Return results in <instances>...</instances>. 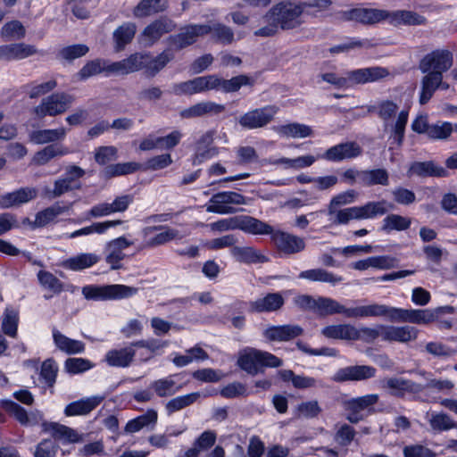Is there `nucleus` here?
Returning <instances> with one entry per match:
<instances>
[{"label": "nucleus", "mask_w": 457, "mask_h": 457, "mask_svg": "<svg viewBox=\"0 0 457 457\" xmlns=\"http://www.w3.org/2000/svg\"><path fill=\"white\" fill-rule=\"evenodd\" d=\"M409 109L410 106L403 108L398 112L396 120L388 124V121L397 113L399 110V104L397 102L391 99H384L377 103L376 105L369 106V112H376L379 119L384 121L385 129L390 127L391 137L397 145H402L405 127L409 119Z\"/></svg>", "instance_id": "f257e3e1"}, {"label": "nucleus", "mask_w": 457, "mask_h": 457, "mask_svg": "<svg viewBox=\"0 0 457 457\" xmlns=\"http://www.w3.org/2000/svg\"><path fill=\"white\" fill-rule=\"evenodd\" d=\"M268 16L282 29H292L304 23L300 0H281L268 12Z\"/></svg>", "instance_id": "f03ea898"}, {"label": "nucleus", "mask_w": 457, "mask_h": 457, "mask_svg": "<svg viewBox=\"0 0 457 457\" xmlns=\"http://www.w3.org/2000/svg\"><path fill=\"white\" fill-rule=\"evenodd\" d=\"M283 361L276 355L255 348L247 347L239 353L237 365L251 375H256L262 367L277 368Z\"/></svg>", "instance_id": "7ed1b4c3"}, {"label": "nucleus", "mask_w": 457, "mask_h": 457, "mask_svg": "<svg viewBox=\"0 0 457 457\" xmlns=\"http://www.w3.org/2000/svg\"><path fill=\"white\" fill-rule=\"evenodd\" d=\"M453 65V54L446 48L435 49L425 54L419 63V69L423 74L421 79L430 78L434 74H444Z\"/></svg>", "instance_id": "20e7f679"}, {"label": "nucleus", "mask_w": 457, "mask_h": 457, "mask_svg": "<svg viewBox=\"0 0 457 457\" xmlns=\"http://www.w3.org/2000/svg\"><path fill=\"white\" fill-rule=\"evenodd\" d=\"M137 287L114 284L104 286H86L82 288V295L86 299L94 301L120 300L137 295Z\"/></svg>", "instance_id": "39448f33"}, {"label": "nucleus", "mask_w": 457, "mask_h": 457, "mask_svg": "<svg viewBox=\"0 0 457 457\" xmlns=\"http://www.w3.org/2000/svg\"><path fill=\"white\" fill-rule=\"evenodd\" d=\"M85 175V170L79 166L71 165L66 169L65 175L57 179L54 183V188L46 187L43 195L48 199L62 196L65 193L78 190L81 187L79 179Z\"/></svg>", "instance_id": "423d86ee"}, {"label": "nucleus", "mask_w": 457, "mask_h": 457, "mask_svg": "<svg viewBox=\"0 0 457 457\" xmlns=\"http://www.w3.org/2000/svg\"><path fill=\"white\" fill-rule=\"evenodd\" d=\"M74 102V96L64 93H54L42 99L34 108V113L39 117L56 116L65 112Z\"/></svg>", "instance_id": "0eeeda50"}, {"label": "nucleus", "mask_w": 457, "mask_h": 457, "mask_svg": "<svg viewBox=\"0 0 457 457\" xmlns=\"http://www.w3.org/2000/svg\"><path fill=\"white\" fill-rule=\"evenodd\" d=\"M245 197L234 191H223L213 195L206 205V212L218 214L236 212L235 205L245 204Z\"/></svg>", "instance_id": "6e6552de"}, {"label": "nucleus", "mask_w": 457, "mask_h": 457, "mask_svg": "<svg viewBox=\"0 0 457 457\" xmlns=\"http://www.w3.org/2000/svg\"><path fill=\"white\" fill-rule=\"evenodd\" d=\"M210 33L208 24H189L180 29V31L169 37V43L176 50L183 49L196 42L197 38Z\"/></svg>", "instance_id": "1a4fd4ad"}, {"label": "nucleus", "mask_w": 457, "mask_h": 457, "mask_svg": "<svg viewBox=\"0 0 457 457\" xmlns=\"http://www.w3.org/2000/svg\"><path fill=\"white\" fill-rule=\"evenodd\" d=\"M395 311V307L372 303L367 305L350 307L348 312V318H386L389 321L394 322Z\"/></svg>", "instance_id": "9d476101"}, {"label": "nucleus", "mask_w": 457, "mask_h": 457, "mask_svg": "<svg viewBox=\"0 0 457 457\" xmlns=\"http://www.w3.org/2000/svg\"><path fill=\"white\" fill-rule=\"evenodd\" d=\"M277 112L278 108L276 106L267 105L245 112L239 118L238 122L247 129L262 128L273 120Z\"/></svg>", "instance_id": "9b49d317"}, {"label": "nucleus", "mask_w": 457, "mask_h": 457, "mask_svg": "<svg viewBox=\"0 0 457 457\" xmlns=\"http://www.w3.org/2000/svg\"><path fill=\"white\" fill-rule=\"evenodd\" d=\"M1 405L21 426H36L45 421L43 413L38 410L29 413L23 407L12 400H3Z\"/></svg>", "instance_id": "f8f14e48"}, {"label": "nucleus", "mask_w": 457, "mask_h": 457, "mask_svg": "<svg viewBox=\"0 0 457 457\" xmlns=\"http://www.w3.org/2000/svg\"><path fill=\"white\" fill-rule=\"evenodd\" d=\"M175 28V22L168 18L155 20L144 29L140 34V41L145 46H151Z\"/></svg>", "instance_id": "ddd939ff"}, {"label": "nucleus", "mask_w": 457, "mask_h": 457, "mask_svg": "<svg viewBox=\"0 0 457 457\" xmlns=\"http://www.w3.org/2000/svg\"><path fill=\"white\" fill-rule=\"evenodd\" d=\"M389 74L386 68L378 66L350 71L346 72L347 86L350 87L355 84L375 82L386 78Z\"/></svg>", "instance_id": "4468645a"}, {"label": "nucleus", "mask_w": 457, "mask_h": 457, "mask_svg": "<svg viewBox=\"0 0 457 457\" xmlns=\"http://www.w3.org/2000/svg\"><path fill=\"white\" fill-rule=\"evenodd\" d=\"M215 79L212 75L197 77L193 79L173 85L172 90L175 95H195L205 91L213 90Z\"/></svg>", "instance_id": "2eb2a0df"}, {"label": "nucleus", "mask_w": 457, "mask_h": 457, "mask_svg": "<svg viewBox=\"0 0 457 457\" xmlns=\"http://www.w3.org/2000/svg\"><path fill=\"white\" fill-rule=\"evenodd\" d=\"M133 244L134 242L125 236L114 238L106 244L105 261L110 264L112 270H118L121 267L120 262L125 258L123 251Z\"/></svg>", "instance_id": "dca6fc26"}, {"label": "nucleus", "mask_w": 457, "mask_h": 457, "mask_svg": "<svg viewBox=\"0 0 457 457\" xmlns=\"http://www.w3.org/2000/svg\"><path fill=\"white\" fill-rule=\"evenodd\" d=\"M376 369L368 365L348 366L339 369L332 377L336 382L359 381L373 378Z\"/></svg>", "instance_id": "f3484780"}, {"label": "nucleus", "mask_w": 457, "mask_h": 457, "mask_svg": "<svg viewBox=\"0 0 457 457\" xmlns=\"http://www.w3.org/2000/svg\"><path fill=\"white\" fill-rule=\"evenodd\" d=\"M161 229L162 231L145 241V247H156L172 240H180L185 237V234L181 233L178 229L162 226L147 227L143 230V234L145 237H147L151 233Z\"/></svg>", "instance_id": "a211bd4d"}, {"label": "nucleus", "mask_w": 457, "mask_h": 457, "mask_svg": "<svg viewBox=\"0 0 457 457\" xmlns=\"http://www.w3.org/2000/svg\"><path fill=\"white\" fill-rule=\"evenodd\" d=\"M361 154V147L355 142H345L328 148L322 155V158L329 162H338L345 159H352Z\"/></svg>", "instance_id": "6ab92c4d"}, {"label": "nucleus", "mask_w": 457, "mask_h": 457, "mask_svg": "<svg viewBox=\"0 0 457 457\" xmlns=\"http://www.w3.org/2000/svg\"><path fill=\"white\" fill-rule=\"evenodd\" d=\"M44 432L49 433L54 439L63 443L74 444L84 440L83 435L75 429L57 422L43 421Z\"/></svg>", "instance_id": "aec40b11"}, {"label": "nucleus", "mask_w": 457, "mask_h": 457, "mask_svg": "<svg viewBox=\"0 0 457 457\" xmlns=\"http://www.w3.org/2000/svg\"><path fill=\"white\" fill-rule=\"evenodd\" d=\"M271 238L277 248L287 254L299 253L305 247L304 240L302 237L287 232H272Z\"/></svg>", "instance_id": "412c9836"}, {"label": "nucleus", "mask_w": 457, "mask_h": 457, "mask_svg": "<svg viewBox=\"0 0 457 457\" xmlns=\"http://www.w3.org/2000/svg\"><path fill=\"white\" fill-rule=\"evenodd\" d=\"M386 22L394 27L425 25L427 19L409 10H387Z\"/></svg>", "instance_id": "4be33fe9"}, {"label": "nucleus", "mask_w": 457, "mask_h": 457, "mask_svg": "<svg viewBox=\"0 0 457 457\" xmlns=\"http://www.w3.org/2000/svg\"><path fill=\"white\" fill-rule=\"evenodd\" d=\"M383 340L406 344L417 338L419 330L408 325H383Z\"/></svg>", "instance_id": "5701e85b"}, {"label": "nucleus", "mask_w": 457, "mask_h": 457, "mask_svg": "<svg viewBox=\"0 0 457 457\" xmlns=\"http://www.w3.org/2000/svg\"><path fill=\"white\" fill-rule=\"evenodd\" d=\"M143 67V55L131 54L120 62H111L105 60L106 76L111 74H129L139 71Z\"/></svg>", "instance_id": "b1692460"}, {"label": "nucleus", "mask_w": 457, "mask_h": 457, "mask_svg": "<svg viewBox=\"0 0 457 457\" xmlns=\"http://www.w3.org/2000/svg\"><path fill=\"white\" fill-rule=\"evenodd\" d=\"M37 196V189L36 187H21L13 192L7 193L0 198V207L8 209L19 206L34 200Z\"/></svg>", "instance_id": "393cba45"}, {"label": "nucleus", "mask_w": 457, "mask_h": 457, "mask_svg": "<svg viewBox=\"0 0 457 457\" xmlns=\"http://www.w3.org/2000/svg\"><path fill=\"white\" fill-rule=\"evenodd\" d=\"M383 386L388 390L390 395L397 397H403L407 393H420L424 388L421 385L411 380L397 377L385 379Z\"/></svg>", "instance_id": "a878e982"}, {"label": "nucleus", "mask_w": 457, "mask_h": 457, "mask_svg": "<svg viewBox=\"0 0 457 457\" xmlns=\"http://www.w3.org/2000/svg\"><path fill=\"white\" fill-rule=\"evenodd\" d=\"M435 314L429 310L402 309L395 307L394 322L428 324L435 320Z\"/></svg>", "instance_id": "bb28decb"}, {"label": "nucleus", "mask_w": 457, "mask_h": 457, "mask_svg": "<svg viewBox=\"0 0 457 457\" xmlns=\"http://www.w3.org/2000/svg\"><path fill=\"white\" fill-rule=\"evenodd\" d=\"M449 83L444 81V74H434L426 79H420V91L419 102L420 104H426L438 89L448 90Z\"/></svg>", "instance_id": "cd10ccee"}, {"label": "nucleus", "mask_w": 457, "mask_h": 457, "mask_svg": "<svg viewBox=\"0 0 457 457\" xmlns=\"http://www.w3.org/2000/svg\"><path fill=\"white\" fill-rule=\"evenodd\" d=\"M225 111V105L212 101L199 102L182 110L179 113L183 119L199 118L205 115H217Z\"/></svg>", "instance_id": "c85d7f7f"}, {"label": "nucleus", "mask_w": 457, "mask_h": 457, "mask_svg": "<svg viewBox=\"0 0 457 457\" xmlns=\"http://www.w3.org/2000/svg\"><path fill=\"white\" fill-rule=\"evenodd\" d=\"M136 351L132 343L123 348L109 350L104 355V361L111 367L127 368L133 362Z\"/></svg>", "instance_id": "c756f323"}, {"label": "nucleus", "mask_w": 457, "mask_h": 457, "mask_svg": "<svg viewBox=\"0 0 457 457\" xmlns=\"http://www.w3.org/2000/svg\"><path fill=\"white\" fill-rule=\"evenodd\" d=\"M37 52L35 46L24 43L4 45L0 46V61L21 60Z\"/></svg>", "instance_id": "7c9ffc66"}, {"label": "nucleus", "mask_w": 457, "mask_h": 457, "mask_svg": "<svg viewBox=\"0 0 457 457\" xmlns=\"http://www.w3.org/2000/svg\"><path fill=\"white\" fill-rule=\"evenodd\" d=\"M303 328L298 325L270 326L263 331L270 341H288L302 335Z\"/></svg>", "instance_id": "2f4dec72"}, {"label": "nucleus", "mask_w": 457, "mask_h": 457, "mask_svg": "<svg viewBox=\"0 0 457 457\" xmlns=\"http://www.w3.org/2000/svg\"><path fill=\"white\" fill-rule=\"evenodd\" d=\"M386 12L385 9L377 8H355L350 12L353 21L362 24L373 25L378 22H386Z\"/></svg>", "instance_id": "473e14b6"}, {"label": "nucleus", "mask_w": 457, "mask_h": 457, "mask_svg": "<svg viewBox=\"0 0 457 457\" xmlns=\"http://www.w3.org/2000/svg\"><path fill=\"white\" fill-rule=\"evenodd\" d=\"M231 256L239 262L246 264L264 263L269 258L253 246H233Z\"/></svg>", "instance_id": "72a5a7b5"}, {"label": "nucleus", "mask_w": 457, "mask_h": 457, "mask_svg": "<svg viewBox=\"0 0 457 457\" xmlns=\"http://www.w3.org/2000/svg\"><path fill=\"white\" fill-rule=\"evenodd\" d=\"M237 229L253 235H271L273 228L269 224L252 216H238Z\"/></svg>", "instance_id": "f704fd0d"}, {"label": "nucleus", "mask_w": 457, "mask_h": 457, "mask_svg": "<svg viewBox=\"0 0 457 457\" xmlns=\"http://www.w3.org/2000/svg\"><path fill=\"white\" fill-rule=\"evenodd\" d=\"M409 172L419 177L444 178L448 176V171L444 167L432 161L414 162L410 166Z\"/></svg>", "instance_id": "c9c22d12"}, {"label": "nucleus", "mask_w": 457, "mask_h": 457, "mask_svg": "<svg viewBox=\"0 0 457 457\" xmlns=\"http://www.w3.org/2000/svg\"><path fill=\"white\" fill-rule=\"evenodd\" d=\"M284 304V298L279 293H270L250 303V310L256 312H268L278 310Z\"/></svg>", "instance_id": "e433bc0d"}, {"label": "nucleus", "mask_w": 457, "mask_h": 457, "mask_svg": "<svg viewBox=\"0 0 457 457\" xmlns=\"http://www.w3.org/2000/svg\"><path fill=\"white\" fill-rule=\"evenodd\" d=\"M214 81L213 90H221L225 93L237 92L243 86L253 85V79L246 75H238L230 79H224L217 75H212Z\"/></svg>", "instance_id": "4c0bfd02"}, {"label": "nucleus", "mask_w": 457, "mask_h": 457, "mask_svg": "<svg viewBox=\"0 0 457 457\" xmlns=\"http://www.w3.org/2000/svg\"><path fill=\"white\" fill-rule=\"evenodd\" d=\"M101 396H92L80 399L69 403L64 410L66 416L87 415L92 411L102 401Z\"/></svg>", "instance_id": "58836bf2"}, {"label": "nucleus", "mask_w": 457, "mask_h": 457, "mask_svg": "<svg viewBox=\"0 0 457 457\" xmlns=\"http://www.w3.org/2000/svg\"><path fill=\"white\" fill-rule=\"evenodd\" d=\"M53 338L56 347L67 354L82 353L85 351V344L82 341L71 339L56 328L53 329Z\"/></svg>", "instance_id": "ea45409f"}, {"label": "nucleus", "mask_w": 457, "mask_h": 457, "mask_svg": "<svg viewBox=\"0 0 457 457\" xmlns=\"http://www.w3.org/2000/svg\"><path fill=\"white\" fill-rule=\"evenodd\" d=\"M176 375L156 379L150 384V388L159 397H169L181 389V386L178 385L175 379Z\"/></svg>", "instance_id": "a19ab883"}, {"label": "nucleus", "mask_w": 457, "mask_h": 457, "mask_svg": "<svg viewBox=\"0 0 457 457\" xmlns=\"http://www.w3.org/2000/svg\"><path fill=\"white\" fill-rule=\"evenodd\" d=\"M273 130L280 137L292 138H304L312 136V134L311 127L297 122L275 126L273 127Z\"/></svg>", "instance_id": "79ce46f5"}, {"label": "nucleus", "mask_w": 457, "mask_h": 457, "mask_svg": "<svg viewBox=\"0 0 457 457\" xmlns=\"http://www.w3.org/2000/svg\"><path fill=\"white\" fill-rule=\"evenodd\" d=\"M321 334L329 339L353 341L356 335V328L351 324L329 325L321 329Z\"/></svg>", "instance_id": "37998d69"}, {"label": "nucleus", "mask_w": 457, "mask_h": 457, "mask_svg": "<svg viewBox=\"0 0 457 457\" xmlns=\"http://www.w3.org/2000/svg\"><path fill=\"white\" fill-rule=\"evenodd\" d=\"M168 7V0H141L133 10L137 18H144L163 12Z\"/></svg>", "instance_id": "c03bdc74"}, {"label": "nucleus", "mask_w": 457, "mask_h": 457, "mask_svg": "<svg viewBox=\"0 0 457 457\" xmlns=\"http://www.w3.org/2000/svg\"><path fill=\"white\" fill-rule=\"evenodd\" d=\"M314 312L320 315L344 314L348 318L349 308L328 297H319L316 300Z\"/></svg>", "instance_id": "a18cd8bd"}, {"label": "nucleus", "mask_w": 457, "mask_h": 457, "mask_svg": "<svg viewBox=\"0 0 457 457\" xmlns=\"http://www.w3.org/2000/svg\"><path fill=\"white\" fill-rule=\"evenodd\" d=\"M70 154V150L66 147L50 145L37 152L32 158V163L35 165H45L50 160L57 156H63Z\"/></svg>", "instance_id": "49530a36"}, {"label": "nucleus", "mask_w": 457, "mask_h": 457, "mask_svg": "<svg viewBox=\"0 0 457 457\" xmlns=\"http://www.w3.org/2000/svg\"><path fill=\"white\" fill-rule=\"evenodd\" d=\"M299 278L314 282H326L336 285L343 280V278L323 269H312L302 271Z\"/></svg>", "instance_id": "de8ad7c7"}, {"label": "nucleus", "mask_w": 457, "mask_h": 457, "mask_svg": "<svg viewBox=\"0 0 457 457\" xmlns=\"http://www.w3.org/2000/svg\"><path fill=\"white\" fill-rule=\"evenodd\" d=\"M143 55V67L150 76L156 75L165 65L173 59V54L170 51H163L155 58H150L148 55Z\"/></svg>", "instance_id": "09e8293b"}, {"label": "nucleus", "mask_w": 457, "mask_h": 457, "mask_svg": "<svg viewBox=\"0 0 457 457\" xmlns=\"http://www.w3.org/2000/svg\"><path fill=\"white\" fill-rule=\"evenodd\" d=\"M65 136L66 129L64 128H59L32 131L29 135V138L35 144L43 145L63 139Z\"/></svg>", "instance_id": "8fccbe9b"}, {"label": "nucleus", "mask_w": 457, "mask_h": 457, "mask_svg": "<svg viewBox=\"0 0 457 457\" xmlns=\"http://www.w3.org/2000/svg\"><path fill=\"white\" fill-rule=\"evenodd\" d=\"M99 257L91 253H79L63 262V267L71 270H81L90 268L98 262Z\"/></svg>", "instance_id": "3c124183"}, {"label": "nucleus", "mask_w": 457, "mask_h": 457, "mask_svg": "<svg viewBox=\"0 0 457 457\" xmlns=\"http://www.w3.org/2000/svg\"><path fill=\"white\" fill-rule=\"evenodd\" d=\"M392 205L385 200L369 202L362 206H357L360 220L372 219L378 215H383L392 209Z\"/></svg>", "instance_id": "603ef678"}, {"label": "nucleus", "mask_w": 457, "mask_h": 457, "mask_svg": "<svg viewBox=\"0 0 457 457\" xmlns=\"http://www.w3.org/2000/svg\"><path fill=\"white\" fill-rule=\"evenodd\" d=\"M392 205L385 200L369 202L362 206H357L360 220L372 219L378 215H383L392 209Z\"/></svg>", "instance_id": "864d4df0"}, {"label": "nucleus", "mask_w": 457, "mask_h": 457, "mask_svg": "<svg viewBox=\"0 0 457 457\" xmlns=\"http://www.w3.org/2000/svg\"><path fill=\"white\" fill-rule=\"evenodd\" d=\"M121 223H122V221L120 220H106V221H103V222H96L90 226L84 227L82 228L75 230L74 232L71 233L68 236V237L74 238L77 237L88 236L91 234L102 235V234H104L107 231V229H109L110 228L116 227Z\"/></svg>", "instance_id": "5fc2aeb1"}, {"label": "nucleus", "mask_w": 457, "mask_h": 457, "mask_svg": "<svg viewBox=\"0 0 457 457\" xmlns=\"http://www.w3.org/2000/svg\"><path fill=\"white\" fill-rule=\"evenodd\" d=\"M300 3L304 18H317L332 4L331 0H300Z\"/></svg>", "instance_id": "6e6d98bb"}, {"label": "nucleus", "mask_w": 457, "mask_h": 457, "mask_svg": "<svg viewBox=\"0 0 457 457\" xmlns=\"http://www.w3.org/2000/svg\"><path fill=\"white\" fill-rule=\"evenodd\" d=\"M388 183L389 176L385 169L362 170L361 186H387Z\"/></svg>", "instance_id": "4d7b16f0"}, {"label": "nucleus", "mask_w": 457, "mask_h": 457, "mask_svg": "<svg viewBox=\"0 0 457 457\" xmlns=\"http://www.w3.org/2000/svg\"><path fill=\"white\" fill-rule=\"evenodd\" d=\"M428 421L433 430L447 431L453 428L457 429V422L445 412L428 413Z\"/></svg>", "instance_id": "13d9d810"}, {"label": "nucleus", "mask_w": 457, "mask_h": 457, "mask_svg": "<svg viewBox=\"0 0 457 457\" xmlns=\"http://www.w3.org/2000/svg\"><path fill=\"white\" fill-rule=\"evenodd\" d=\"M68 207L61 206L59 204H54L36 214L34 220V227H44L50 221L54 220L58 215L65 212Z\"/></svg>", "instance_id": "bf43d9fd"}, {"label": "nucleus", "mask_w": 457, "mask_h": 457, "mask_svg": "<svg viewBox=\"0 0 457 457\" xmlns=\"http://www.w3.org/2000/svg\"><path fill=\"white\" fill-rule=\"evenodd\" d=\"M411 225V219L399 214H389L383 220L381 229L386 232L406 230Z\"/></svg>", "instance_id": "052dcab7"}, {"label": "nucleus", "mask_w": 457, "mask_h": 457, "mask_svg": "<svg viewBox=\"0 0 457 457\" xmlns=\"http://www.w3.org/2000/svg\"><path fill=\"white\" fill-rule=\"evenodd\" d=\"M329 220L334 225H345L352 220H360L357 206L328 211Z\"/></svg>", "instance_id": "680f3d73"}, {"label": "nucleus", "mask_w": 457, "mask_h": 457, "mask_svg": "<svg viewBox=\"0 0 457 457\" xmlns=\"http://www.w3.org/2000/svg\"><path fill=\"white\" fill-rule=\"evenodd\" d=\"M136 33V25L134 23H126L119 27L113 33L116 42V51H120L134 37Z\"/></svg>", "instance_id": "e2e57ef3"}, {"label": "nucleus", "mask_w": 457, "mask_h": 457, "mask_svg": "<svg viewBox=\"0 0 457 457\" xmlns=\"http://www.w3.org/2000/svg\"><path fill=\"white\" fill-rule=\"evenodd\" d=\"M200 397L198 392L179 395L170 399L165 405V409L169 414L180 411L192 403H194Z\"/></svg>", "instance_id": "0e129e2a"}, {"label": "nucleus", "mask_w": 457, "mask_h": 457, "mask_svg": "<svg viewBox=\"0 0 457 457\" xmlns=\"http://www.w3.org/2000/svg\"><path fill=\"white\" fill-rule=\"evenodd\" d=\"M104 73L106 75L105 59H95L87 62L79 71L78 78L86 80L90 77Z\"/></svg>", "instance_id": "69168bd1"}, {"label": "nucleus", "mask_w": 457, "mask_h": 457, "mask_svg": "<svg viewBox=\"0 0 457 457\" xmlns=\"http://www.w3.org/2000/svg\"><path fill=\"white\" fill-rule=\"evenodd\" d=\"M214 132L210 130L202 135L197 142L196 152L193 160V164L201 163L208 157L210 150L208 146L213 142Z\"/></svg>", "instance_id": "338daca9"}, {"label": "nucleus", "mask_w": 457, "mask_h": 457, "mask_svg": "<svg viewBox=\"0 0 457 457\" xmlns=\"http://www.w3.org/2000/svg\"><path fill=\"white\" fill-rule=\"evenodd\" d=\"M208 25L210 33L216 41L224 45H229L234 41V32L229 27L218 22Z\"/></svg>", "instance_id": "774afa93"}]
</instances>
